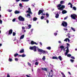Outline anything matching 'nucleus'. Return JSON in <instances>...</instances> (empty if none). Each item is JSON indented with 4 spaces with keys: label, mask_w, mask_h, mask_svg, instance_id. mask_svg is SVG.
Segmentation results:
<instances>
[{
    "label": "nucleus",
    "mask_w": 77,
    "mask_h": 77,
    "mask_svg": "<svg viewBox=\"0 0 77 77\" xmlns=\"http://www.w3.org/2000/svg\"><path fill=\"white\" fill-rule=\"evenodd\" d=\"M12 29H10L9 32V35H11V34H12Z\"/></svg>",
    "instance_id": "9b49d317"
},
{
    "label": "nucleus",
    "mask_w": 77,
    "mask_h": 77,
    "mask_svg": "<svg viewBox=\"0 0 77 77\" xmlns=\"http://www.w3.org/2000/svg\"><path fill=\"white\" fill-rule=\"evenodd\" d=\"M26 12L30 14H32V12H31V10L30 9V8H29L28 10Z\"/></svg>",
    "instance_id": "6e6552de"
},
{
    "label": "nucleus",
    "mask_w": 77,
    "mask_h": 77,
    "mask_svg": "<svg viewBox=\"0 0 77 77\" xmlns=\"http://www.w3.org/2000/svg\"><path fill=\"white\" fill-rule=\"evenodd\" d=\"M31 44H32V45H33V44H36V45H37V43H36L34 42L33 41H32L31 42Z\"/></svg>",
    "instance_id": "1a4fd4ad"
},
{
    "label": "nucleus",
    "mask_w": 77,
    "mask_h": 77,
    "mask_svg": "<svg viewBox=\"0 0 77 77\" xmlns=\"http://www.w3.org/2000/svg\"><path fill=\"white\" fill-rule=\"evenodd\" d=\"M47 23H48V20H46Z\"/></svg>",
    "instance_id": "338daca9"
},
{
    "label": "nucleus",
    "mask_w": 77,
    "mask_h": 77,
    "mask_svg": "<svg viewBox=\"0 0 77 77\" xmlns=\"http://www.w3.org/2000/svg\"><path fill=\"white\" fill-rule=\"evenodd\" d=\"M15 14H19L20 13V11H16L15 12H14Z\"/></svg>",
    "instance_id": "f3484780"
},
{
    "label": "nucleus",
    "mask_w": 77,
    "mask_h": 77,
    "mask_svg": "<svg viewBox=\"0 0 77 77\" xmlns=\"http://www.w3.org/2000/svg\"><path fill=\"white\" fill-rule=\"evenodd\" d=\"M12 60L11 59H9V61H10V62H11V61H12Z\"/></svg>",
    "instance_id": "5fc2aeb1"
},
{
    "label": "nucleus",
    "mask_w": 77,
    "mask_h": 77,
    "mask_svg": "<svg viewBox=\"0 0 77 77\" xmlns=\"http://www.w3.org/2000/svg\"><path fill=\"white\" fill-rule=\"evenodd\" d=\"M15 61H18V59L17 58H15Z\"/></svg>",
    "instance_id": "c03bdc74"
},
{
    "label": "nucleus",
    "mask_w": 77,
    "mask_h": 77,
    "mask_svg": "<svg viewBox=\"0 0 77 77\" xmlns=\"http://www.w3.org/2000/svg\"><path fill=\"white\" fill-rule=\"evenodd\" d=\"M7 77H10V75L8 74H7Z\"/></svg>",
    "instance_id": "603ef678"
},
{
    "label": "nucleus",
    "mask_w": 77,
    "mask_h": 77,
    "mask_svg": "<svg viewBox=\"0 0 77 77\" xmlns=\"http://www.w3.org/2000/svg\"><path fill=\"white\" fill-rule=\"evenodd\" d=\"M29 49L30 50H33L34 51H36V47L35 46H34L32 47H29Z\"/></svg>",
    "instance_id": "f03ea898"
},
{
    "label": "nucleus",
    "mask_w": 77,
    "mask_h": 77,
    "mask_svg": "<svg viewBox=\"0 0 77 77\" xmlns=\"http://www.w3.org/2000/svg\"><path fill=\"white\" fill-rule=\"evenodd\" d=\"M15 20H16V19H15V18H14L13 20L12 21L13 22H14L15 21Z\"/></svg>",
    "instance_id": "e433bc0d"
},
{
    "label": "nucleus",
    "mask_w": 77,
    "mask_h": 77,
    "mask_svg": "<svg viewBox=\"0 0 77 77\" xmlns=\"http://www.w3.org/2000/svg\"><path fill=\"white\" fill-rule=\"evenodd\" d=\"M26 56V55L23 54L21 55V57H25V56Z\"/></svg>",
    "instance_id": "cd10ccee"
},
{
    "label": "nucleus",
    "mask_w": 77,
    "mask_h": 77,
    "mask_svg": "<svg viewBox=\"0 0 77 77\" xmlns=\"http://www.w3.org/2000/svg\"><path fill=\"white\" fill-rule=\"evenodd\" d=\"M24 37V35H21L20 38V39H23Z\"/></svg>",
    "instance_id": "2eb2a0df"
},
{
    "label": "nucleus",
    "mask_w": 77,
    "mask_h": 77,
    "mask_svg": "<svg viewBox=\"0 0 77 77\" xmlns=\"http://www.w3.org/2000/svg\"><path fill=\"white\" fill-rule=\"evenodd\" d=\"M18 54H15L14 55V57H16V56H18Z\"/></svg>",
    "instance_id": "f704fd0d"
},
{
    "label": "nucleus",
    "mask_w": 77,
    "mask_h": 77,
    "mask_svg": "<svg viewBox=\"0 0 77 77\" xmlns=\"http://www.w3.org/2000/svg\"><path fill=\"white\" fill-rule=\"evenodd\" d=\"M19 6H20V7H22V4H19Z\"/></svg>",
    "instance_id": "79ce46f5"
},
{
    "label": "nucleus",
    "mask_w": 77,
    "mask_h": 77,
    "mask_svg": "<svg viewBox=\"0 0 77 77\" xmlns=\"http://www.w3.org/2000/svg\"><path fill=\"white\" fill-rule=\"evenodd\" d=\"M42 70H43L44 71H47V68H42Z\"/></svg>",
    "instance_id": "5701e85b"
},
{
    "label": "nucleus",
    "mask_w": 77,
    "mask_h": 77,
    "mask_svg": "<svg viewBox=\"0 0 77 77\" xmlns=\"http://www.w3.org/2000/svg\"><path fill=\"white\" fill-rule=\"evenodd\" d=\"M57 33H54V35L55 36H56V35H57Z\"/></svg>",
    "instance_id": "864d4df0"
},
{
    "label": "nucleus",
    "mask_w": 77,
    "mask_h": 77,
    "mask_svg": "<svg viewBox=\"0 0 77 77\" xmlns=\"http://www.w3.org/2000/svg\"><path fill=\"white\" fill-rule=\"evenodd\" d=\"M72 4H71V3H69V4H68V5H72Z\"/></svg>",
    "instance_id": "052dcab7"
},
{
    "label": "nucleus",
    "mask_w": 77,
    "mask_h": 77,
    "mask_svg": "<svg viewBox=\"0 0 77 77\" xmlns=\"http://www.w3.org/2000/svg\"><path fill=\"white\" fill-rule=\"evenodd\" d=\"M61 74H62V75H63V77H66V76H65V75H64V74L63 73L61 72Z\"/></svg>",
    "instance_id": "393cba45"
},
{
    "label": "nucleus",
    "mask_w": 77,
    "mask_h": 77,
    "mask_svg": "<svg viewBox=\"0 0 77 77\" xmlns=\"http://www.w3.org/2000/svg\"><path fill=\"white\" fill-rule=\"evenodd\" d=\"M15 33L14 32H13V36H15Z\"/></svg>",
    "instance_id": "a18cd8bd"
},
{
    "label": "nucleus",
    "mask_w": 77,
    "mask_h": 77,
    "mask_svg": "<svg viewBox=\"0 0 77 77\" xmlns=\"http://www.w3.org/2000/svg\"><path fill=\"white\" fill-rule=\"evenodd\" d=\"M33 29H31V32H33Z\"/></svg>",
    "instance_id": "09e8293b"
},
{
    "label": "nucleus",
    "mask_w": 77,
    "mask_h": 77,
    "mask_svg": "<svg viewBox=\"0 0 77 77\" xmlns=\"http://www.w3.org/2000/svg\"><path fill=\"white\" fill-rule=\"evenodd\" d=\"M20 0H16L17 2H19V1H20Z\"/></svg>",
    "instance_id": "e2e57ef3"
},
{
    "label": "nucleus",
    "mask_w": 77,
    "mask_h": 77,
    "mask_svg": "<svg viewBox=\"0 0 77 77\" xmlns=\"http://www.w3.org/2000/svg\"><path fill=\"white\" fill-rule=\"evenodd\" d=\"M26 17H28V18H30V15L29 14H28L27 15H26Z\"/></svg>",
    "instance_id": "dca6fc26"
},
{
    "label": "nucleus",
    "mask_w": 77,
    "mask_h": 77,
    "mask_svg": "<svg viewBox=\"0 0 77 77\" xmlns=\"http://www.w3.org/2000/svg\"><path fill=\"white\" fill-rule=\"evenodd\" d=\"M73 8L74 10L75 11H76V8L75 7H73Z\"/></svg>",
    "instance_id": "c9c22d12"
},
{
    "label": "nucleus",
    "mask_w": 77,
    "mask_h": 77,
    "mask_svg": "<svg viewBox=\"0 0 77 77\" xmlns=\"http://www.w3.org/2000/svg\"><path fill=\"white\" fill-rule=\"evenodd\" d=\"M0 24H2V20H0Z\"/></svg>",
    "instance_id": "13d9d810"
},
{
    "label": "nucleus",
    "mask_w": 77,
    "mask_h": 77,
    "mask_svg": "<svg viewBox=\"0 0 77 77\" xmlns=\"http://www.w3.org/2000/svg\"><path fill=\"white\" fill-rule=\"evenodd\" d=\"M26 77H30V76H29V75H26Z\"/></svg>",
    "instance_id": "680f3d73"
},
{
    "label": "nucleus",
    "mask_w": 77,
    "mask_h": 77,
    "mask_svg": "<svg viewBox=\"0 0 77 77\" xmlns=\"http://www.w3.org/2000/svg\"><path fill=\"white\" fill-rule=\"evenodd\" d=\"M68 73H69V74H70V75H71V73H70V72H69Z\"/></svg>",
    "instance_id": "774afa93"
},
{
    "label": "nucleus",
    "mask_w": 77,
    "mask_h": 77,
    "mask_svg": "<svg viewBox=\"0 0 77 77\" xmlns=\"http://www.w3.org/2000/svg\"><path fill=\"white\" fill-rule=\"evenodd\" d=\"M63 30H65V31H66L67 30H68V29L66 28H64L63 29Z\"/></svg>",
    "instance_id": "a19ab883"
},
{
    "label": "nucleus",
    "mask_w": 77,
    "mask_h": 77,
    "mask_svg": "<svg viewBox=\"0 0 77 77\" xmlns=\"http://www.w3.org/2000/svg\"><path fill=\"white\" fill-rule=\"evenodd\" d=\"M58 42L59 43V44H61V41H59Z\"/></svg>",
    "instance_id": "bf43d9fd"
},
{
    "label": "nucleus",
    "mask_w": 77,
    "mask_h": 77,
    "mask_svg": "<svg viewBox=\"0 0 77 77\" xmlns=\"http://www.w3.org/2000/svg\"><path fill=\"white\" fill-rule=\"evenodd\" d=\"M29 0H22V2H28Z\"/></svg>",
    "instance_id": "bb28decb"
},
{
    "label": "nucleus",
    "mask_w": 77,
    "mask_h": 77,
    "mask_svg": "<svg viewBox=\"0 0 77 77\" xmlns=\"http://www.w3.org/2000/svg\"><path fill=\"white\" fill-rule=\"evenodd\" d=\"M38 51H39L40 52H42V53H43V54H44V53H45V52L44 51H43L42 49H40L39 48H38Z\"/></svg>",
    "instance_id": "0eeeda50"
},
{
    "label": "nucleus",
    "mask_w": 77,
    "mask_h": 77,
    "mask_svg": "<svg viewBox=\"0 0 77 77\" xmlns=\"http://www.w3.org/2000/svg\"><path fill=\"white\" fill-rule=\"evenodd\" d=\"M24 49H23L21 50L20 51V53H24Z\"/></svg>",
    "instance_id": "a211bd4d"
},
{
    "label": "nucleus",
    "mask_w": 77,
    "mask_h": 77,
    "mask_svg": "<svg viewBox=\"0 0 77 77\" xmlns=\"http://www.w3.org/2000/svg\"><path fill=\"white\" fill-rule=\"evenodd\" d=\"M42 59L43 60H45V56H43Z\"/></svg>",
    "instance_id": "a878e982"
},
{
    "label": "nucleus",
    "mask_w": 77,
    "mask_h": 77,
    "mask_svg": "<svg viewBox=\"0 0 77 77\" xmlns=\"http://www.w3.org/2000/svg\"><path fill=\"white\" fill-rule=\"evenodd\" d=\"M67 13V11L65 10H63L62 11V13L63 14H66V13Z\"/></svg>",
    "instance_id": "4468645a"
},
{
    "label": "nucleus",
    "mask_w": 77,
    "mask_h": 77,
    "mask_svg": "<svg viewBox=\"0 0 77 77\" xmlns=\"http://www.w3.org/2000/svg\"><path fill=\"white\" fill-rule=\"evenodd\" d=\"M52 59H58V58L57 57L54 56L52 57Z\"/></svg>",
    "instance_id": "f8f14e48"
},
{
    "label": "nucleus",
    "mask_w": 77,
    "mask_h": 77,
    "mask_svg": "<svg viewBox=\"0 0 77 77\" xmlns=\"http://www.w3.org/2000/svg\"><path fill=\"white\" fill-rule=\"evenodd\" d=\"M59 15L58 14H57L56 15L55 17L56 18H59Z\"/></svg>",
    "instance_id": "4be33fe9"
},
{
    "label": "nucleus",
    "mask_w": 77,
    "mask_h": 77,
    "mask_svg": "<svg viewBox=\"0 0 77 77\" xmlns=\"http://www.w3.org/2000/svg\"><path fill=\"white\" fill-rule=\"evenodd\" d=\"M71 17L72 18L74 19V20H76V18H77V15L75 14H72Z\"/></svg>",
    "instance_id": "7ed1b4c3"
},
{
    "label": "nucleus",
    "mask_w": 77,
    "mask_h": 77,
    "mask_svg": "<svg viewBox=\"0 0 77 77\" xmlns=\"http://www.w3.org/2000/svg\"><path fill=\"white\" fill-rule=\"evenodd\" d=\"M39 63H38V62H36L35 63V65H38V64Z\"/></svg>",
    "instance_id": "58836bf2"
},
{
    "label": "nucleus",
    "mask_w": 77,
    "mask_h": 77,
    "mask_svg": "<svg viewBox=\"0 0 77 77\" xmlns=\"http://www.w3.org/2000/svg\"><path fill=\"white\" fill-rule=\"evenodd\" d=\"M42 12H44V10L42 11V10H40L38 12V15L41 14L42 13Z\"/></svg>",
    "instance_id": "9d476101"
},
{
    "label": "nucleus",
    "mask_w": 77,
    "mask_h": 77,
    "mask_svg": "<svg viewBox=\"0 0 77 77\" xmlns=\"http://www.w3.org/2000/svg\"><path fill=\"white\" fill-rule=\"evenodd\" d=\"M46 15L47 16V17H48L49 16V14L48 13H47L46 14Z\"/></svg>",
    "instance_id": "ea45409f"
},
{
    "label": "nucleus",
    "mask_w": 77,
    "mask_h": 77,
    "mask_svg": "<svg viewBox=\"0 0 77 77\" xmlns=\"http://www.w3.org/2000/svg\"><path fill=\"white\" fill-rule=\"evenodd\" d=\"M60 48H61V50H63V48H64V46H60Z\"/></svg>",
    "instance_id": "412c9836"
},
{
    "label": "nucleus",
    "mask_w": 77,
    "mask_h": 77,
    "mask_svg": "<svg viewBox=\"0 0 77 77\" xmlns=\"http://www.w3.org/2000/svg\"><path fill=\"white\" fill-rule=\"evenodd\" d=\"M60 3L61 5H63L64 3V1H62L60 2Z\"/></svg>",
    "instance_id": "aec40b11"
},
{
    "label": "nucleus",
    "mask_w": 77,
    "mask_h": 77,
    "mask_svg": "<svg viewBox=\"0 0 77 77\" xmlns=\"http://www.w3.org/2000/svg\"><path fill=\"white\" fill-rule=\"evenodd\" d=\"M71 59H75V58L73 56L71 57Z\"/></svg>",
    "instance_id": "72a5a7b5"
},
{
    "label": "nucleus",
    "mask_w": 77,
    "mask_h": 77,
    "mask_svg": "<svg viewBox=\"0 0 77 77\" xmlns=\"http://www.w3.org/2000/svg\"><path fill=\"white\" fill-rule=\"evenodd\" d=\"M44 18V16H42L41 17V20H43Z\"/></svg>",
    "instance_id": "c85d7f7f"
},
{
    "label": "nucleus",
    "mask_w": 77,
    "mask_h": 77,
    "mask_svg": "<svg viewBox=\"0 0 77 77\" xmlns=\"http://www.w3.org/2000/svg\"><path fill=\"white\" fill-rule=\"evenodd\" d=\"M70 61H71L72 62H74V60H73L71 59Z\"/></svg>",
    "instance_id": "49530a36"
},
{
    "label": "nucleus",
    "mask_w": 77,
    "mask_h": 77,
    "mask_svg": "<svg viewBox=\"0 0 77 77\" xmlns=\"http://www.w3.org/2000/svg\"><path fill=\"white\" fill-rule=\"evenodd\" d=\"M65 49H67V50L66 51V52L65 53V56H66V55L67 54H68V52H69V49H68V47H66L65 48Z\"/></svg>",
    "instance_id": "423d86ee"
},
{
    "label": "nucleus",
    "mask_w": 77,
    "mask_h": 77,
    "mask_svg": "<svg viewBox=\"0 0 77 77\" xmlns=\"http://www.w3.org/2000/svg\"><path fill=\"white\" fill-rule=\"evenodd\" d=\"M58 59H59L60 60H62V58L61 57V56H59L58 57Z\"/></svg>",
    "instance_id": "6ab92c4d"
},
{
    "label": "nucleus",
    "mask_w": 77,
    "mask_h": 77,
    "mask_svg": "<svg viewBox=\"0 0 77 77\" xmlns=\"http://www.w3.org/2000/svg\"><path fill=\"white\" fill-rule=\"evenodd\" d=\"M61 6V4H59L57 5V7L58 8V9L59 10H63V9L65 8V6L62 5ZM60 6L61 7H60Z\"/></svg>",
    "instance_id": "f257e3e1"
},
{
    "label": "nucleus",
    "mask_w": 77,
    "mask_h": 77,
    "mask_svg": "<svg viewBox=\"0 0 77 77\" xmlns=\"http://www.w3.org/2000/svg\"><path fill=\"white\" fill-rule=\"evenodd\" d=\"M64 41H66V42H67V38H66L64 40Z\"/></svg>",
    "instance_id": "de8ad7c7"
},
{
    "label": "nucleus",
    "mask_w": 77,
    "mask_h": 77,
    "mask_svg": "<svg viewBox=\"0 0 77 77\" xmlns=\"http://www.w3.org/2000/svg\"><path fill=\"white\" fill-rule=\"evenodd\" d=\"M71 30H73V31H74V32H75V29H74V28L72 27H71Z\"/></svg>",
    "instance_id": "b1692460"
},
{
    "label": "nucleus",
    "mask_w": 77,
    "mask_h": 77,
    "mask_svg": "<svg viewBox=\"0 0 77 77\" xmlns=\"http://www.w3.org/2000/svg\"><path fill=\"white\" fill-rule=\"evenodd\" d=\"M31 25H29L28 26V27H29V28H27L28 29H30V28H31Z\"/></svg>",
    "instance_id": "c756f323"
},
{
    "label": "nucleus",
    "mask_w": 77,
    "mask_h": 77,
    "mask_svg": "<svg viewBox=\"0 0 77 77\" xmlns=\"http://www.w3.org/2000/svg\"><path fill=\"white\" fill-rule=\"evenodd\" d=\"M40 45H42V43L41 42H40Z\"/></svg>",
    "instance_id": "0e129e2a"
},
{
    "label": "nucleus",
    "mask_w": 77,
    "mask_h": 77,
    "mask_svg": "<svg viewBox=\"0 0 77 77\" xmlns=\"http://www.w3.org/2000/svg\"><path fill=\"white\" fill-rule=\"evenodd\" d=\"M37 20V18H34L33 19V20L34 21H36Z\"/></svg>",
    "instance_id": "2f4dec72"
},
{
    "label": "nucleus",
    "mask_w": 77,
    "mask_h": 77,
    "mask_svg": "<svg viewBox=\"0 0 77 77\" xmlns=\"http://www.w3.org/2000/svg\"><path fill=\"white\" fill-rule=\"evenodd\" d=\"M12 10H8V11L9 12H12Z\"/></svg>",
    "instance_id": "4c0bfd02"
},
{
    "label": "nucleus",
    "mask_w": 77,
    "mask_h": 77,
    "mask_svg": "<svg viewBox=\"0 0 77 77\" xmlns=\"http://www.w3.org/2000/svg\"><path fill=\"white\" fill-rule=\"evenodd\" d=\"M71 6H70V8H72V4H71Z\"/></svg>",
    "instance_id": "6e6d98bb"
},
{
    "label": "nucleus",
    "mask_w": 77,
    "mask_h": 77,
    "mask_svg": "<svg viewBox=\"0 0 77 77\" xmlns=\"http://www.w3.org/2000/svg\"><path fill=\"white\" fill-rule=\"evenodd\" d=\"M28 64L29 66H31V64L29 62L28 63Z\"/></svg>",
    "instance_id": "37998d69"
},
{
    "label": "nucleus",
    "mask_w": 77,
    "mask_h": 77,
    "mask_svg": "<svg viewBox=\"0 0 77 77\" xmlns=\"http://www.w3.org/2000/svg\"><path fill=\"white\" fill-rule=\"evenodd\" d=\"M62 24L64 27H66V26H67V23L65 22L64 21H63L62 22Z\"/></svg>",
    "instance_id": "20e7f679"
},
{
    "label": "nucleus",
    "mask_w": 77,
    "mask_h": 77,
    "mask_svg": "<svg viewBox=\"0 0 77 77\" xmlns=\"http://www.w3.org/2000/svg\"><path fill=\"white\" fill-rule=\"evenodd\" d=\"M18 19L20 21H24V18H23V17L21 16H20L19 17Z\"/></svg>",
    "instance_id": "39448f33"
},
{
    "label": "nucleus",
    "mask_w": 77,
    "mask_h": 77,
    "mask_svg": "<svg viewBox=\"0 0 77 77\" xmlns=\"http://www.w3.org/2000/svg\"><path fill=\"white\" fill-rule=\"evenodd\" d=\"M47 49H48V50H50L51 49V47H48V48H47Z\"/></svg>",
    "instance_id": "473e14b6"
},
{
    "label": "nucleus",
    "mask_w": 77,
    "mask_h": 77,
    "mask_svg": "<svg viewBox=\"0 0 77 77\" xmlns=\"http://www.w3.org/2000/svg\"><path fill=\"white\" fill-rule=\"evenodd\" d=\"M67 45L68 46H69V44H68V43H67Z\"/></svg>",
    "instance_id": "69168bd1"
},
{
    "label": "nucleus",
    "mask_w": 77,
    "mask_h": 77,
    "mask_svg": "<svg viewBox=\"0 0 77 77\" xmlns=\"http://www.w3.org/2000/svg\"><path fill=\"white\" fill-rule=\"evenodd\" d=\"M67 40L68 42H69L70 41L69 39V38H67Z\"/></svg>",
    "instance_id": "3c124183"
},
{
    "label": "nucleus",
    "mask_w": 77,
    "mask_h": 77,
    "mask_svg": "<svg viewBox=\"0 0 77 77\" xmlns=\"http://www.w3.org/2000/svg\"><path fill=\"white\" fill-rule=\"evenodd\" d=\"M51 71L50 72H48V74H49V76L50 75V74H53V70H51Z\"/></svg>",
    "instance_id": "ddd939ff"
},
{
    "label": "nucleus",
    "mask_w": 77,
    "mask_h": 77,
    "mask_svg": "<svg viewBox=\"0 0 77 77\" xmlns=\"http://www.w3.org/2000/svg\"><path fill=\"white\" fill-rule=\"evenodd\" d=\"M22 29L23 30H24V29H25V27H24L23 26L22 27Z\"/></svg>",
    "instance_id": "8fccbe9b"
},
{
    "label": "nucleus",
    "mask_w": 77,
    "mask_h": 77,
    "mask_svg": "<svg viewBox=\"0 0 77 77\" xmlns=\"http://www.w3.org/2000/svg\"><path fill=\"white\" fill-rule=\"evenodd\" d=\"M67 57H70V56H71V55L70 54H68L67 55Z\"/></svg>",
    "instance_id": "7c9ffc66"
},
{
    "label": "nucleus",
    "mask_w": 77,
    "mask_h": 77,
    "mask_svg": "<svg viewBox=\"0 0 77 77\" xmlns=\"http://www.w3.org/2000/svg\"><path fill=\"white\" fill-rule=\"evenodd\" d=\"M67 18H68V17H65V18H64V20H66Z\"/></svg>",
    "instance_id": "4d7b16f0"
}]
</instances>
